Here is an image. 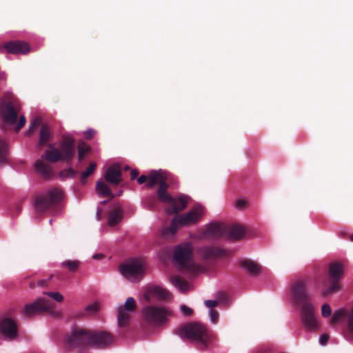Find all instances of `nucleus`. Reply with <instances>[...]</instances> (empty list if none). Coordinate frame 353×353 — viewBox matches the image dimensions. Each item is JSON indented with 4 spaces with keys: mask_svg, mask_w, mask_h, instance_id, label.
Instances as JSON below:
<instances>
[{
    "mask_svg": "<svg viewBox=\"0 0 353 353\" xmlns=\"http://www.w3.org/2000/svg\"><path fill=\"white\" fill-rule=\"evenodd\" d=\"M328 339H329V337H328L327 335L322 334L319 337V343L321 345H325L327 342Z\"/></svg>",
    "mask_w": 353,
    "mask_h": 353,
    "instance_id": "obj_50",
    "label": "nucleus"
},
{
    "mask_svg": "<svg viewBox=\"0 0 353 353\" xmlns=\"http://www.w3.org/2000/svg\"><path fill=\"white\" fill-rule=\"evenodd\" d=\"M310 285L309 282V279L307 278H300L297 279L294 283L292 285L291 287H306L307 285Z\"/></svg>",
    "mask_w": 353,
    "mask_h": 353,
    "instance_id": "obj_41",
    "label": "nucleus"
},
{
    "mask_svg": "<svg viewBox=\"0 0 353 353\" xmlns=\"http://www.w3.org/2000/svg\"><path fill=\"white\" fill-rule=\"evenodd\" d=\"M230 301V297L225 294L218 292L216 294V299L215 300H205L204 304L206 307L210 308V310L216 307L219 303L227 304Z\"/></svg>",
    "mask_w": 353,
    "mask_h": 353,
    "instance_id": "obj_26",
    "label": "nucleus"
},
{
    "mask_svg": "<svg viewBox=\"0 0 353 353\" xmlns=\"http://www.w3.org/2000/svg\"><path fill=\"white\" fill-rule=\"evenodd\" d=\"M4 48L9 53L26 54L30 50L28 44L23 41H14L5 44Z\"/></svg>",
    "mask_w": 353,
    "mask_h": 353,
    "instance_id": "obj_19",
    "label": "nucleus"
},
{
    "mask_svg": "<svg viewBox=\"0 0 353 353\" xmlns=\"http://www.w3.org/2000/svg\"><path fill=\"white\" fill-rule=\"evenodd\" d=\"M63 192L61 189L53 188L47 193L38 195L34 200L37 212H43L57 205L62 199Z\"/></svg>",
    "mask_w": 353,
    "mask_h": 353,
    "instance_id": "obj_7",
    "label": "nucleus"
},
{
    "mask_svg": "<svg viewBox=\"0 0 353 353\" xmlns=\"http://www.w3.org/2000/svg\"><path fill=\"white\" fill-rule=\"evenodd\" d=\"M170 179V174L165 171L161 170L158 171L152 170L148 175L142 174L137 179V182L140 185L147 182L146 186L148 188H152L156 185L161 187V183L168 184Z\"/></svg>",
    "mask_w": 353,
    "mask_h": 353,
    "instance_id": "obj_10",
    "label": "nucleus"
},
{
    "mask_svg": "<svg viewBox=\"0 0 353 353\" xmlns=\"http://www.w3.org/2000/svg\"><path fill=\"white\" fill-rule=\"evenodd\" d=\"M179 309L182 314L184 315L185 316H190L193 313V310H192V308L185 305H181Z\"/></svg>",
    "mask_w": 353,
    "mask_h": 353,
    "instance_id": "obj_43",
    "label": "nucleus"
},
{
    "mask_svg": "<svg viewBox=\"0 0 353 353\" xmlns=\"http://www.w3.org/2000/svg\"><path fill=\"white\" fill-rule=\"evenodd\" d=\"M174 261L183 270L191 274L201 272L203 268L196 264L192 259V250L189 244H181L175 248Z\"/></svg>",
    "mask_w": 353,
    "mask_h": 353,
    "instance_id": "obj_2",
    "label": "nucleus"
},
{
    "mask_svg": "<svg viewBox=\"0 0 353 353\" xmlns=\"http://www.w3.org/2000/svg\"><path fill=\"white\" fill-rule=\"evenodd\" d=\"M52 139V133L47 124H42L39 132V139L38 146L42 148L47 145V143Z\"/></svg>",
    "mask_w": 353,
    "mask_h": 353,
    "instance_id": "obj_25",
    "label": "nucleus"
},
{
    "mask_svg": "<svg viewBox=\"0 0 353 353\" xmlns=\"http://www.w3.org/2000/svg\"><path fill=\"white\" fill-rule=\"evenodd\" d=\"M41 123V119L39 117H35L32 121L30 127H32V129H37Z\"/></svg>",
    "mask_w": 353,
    "mask_h": 353,
    "instance_id": "obj_47",
    "label": "nucleus"
},
{
    "mask_svg": "<svg viewBox=\"0 0 353 353\" xmlns=\"http://www.w3.org/2000/svg\"><path fill=\"white\" fill-rule=\"evenodd\" d=\"M169 185L161 183V187L157 190V198L161 203L168 204L166 211L168 214H174L183 210L188 205L189 199L187 196H181L178 199H174L168 192Z\"/></svg>",
    "mask_w": 353,
    "mask_h": 353,
    "instance_id": "obj_4",
    "label": "nucleus"
},
{
    "mask_svg": "<svg viewBox=\"0 0 353 353\" xmlns=\"http://www.w3.org/2000/svg\"><path fill=\"white\" fill-rule=\"evenodd\" d=\"M179 335L183 337L199 341L203 347H207L208 343L211 341L214 335L209 332L206 326L200 323H194L185 325L179 331Z\"/></svg>",
    "mask_w": 353,
    "mask_h": 353,
    "instance_id": "obj_3",
    "label": "nucleus"
},
{
    "mask_svg": "<svg viewBox=\"0 0 353 353\" xmlns=\"http://www.w3.org/2000/svg\"><path fill=\"white\" fill-rule=\"evenodd\" d=\"M343 275V267L341 263L336 262L330 265L328 278L331 282L330 287H339V282Z\"/></svg>",
    "mask_w": 353,
    "mask_h": 353,
    "instance_id": "obj_16",
    "label": "nucleus"
},
{
    "mask_svg": "<svg viewBox=\"0 0 353 353\" xmlns=\"http://www.w3.org/2000/svg\"><path fill=\"white\" fill-rule=\"evenodd\" d=\"M52 275L50 276L48 279H40L37 281V285L39 287L47 286L50 285V280L52 278Z\"/></svg>",
    "mask_w": 353,
    "mask_h": 353,
    "instance_id": "obj_46",
    "label": "nucleus"
},
{
    "mask_svg": "<svg viewBox=\"0 0 353 353\" xmlns=\"http://www.w3.org/2000/svg\"><path fill=\"white\" fill-rule=\"evenodd\" d=\"M54 305L46 297H39L30 304L25 305L23 314L27 317L31 318L46 312L55 317L61 316V312L54 308Z\"/></svg>",
    "mask_w": 353,
    "mask_h": 353,
    "instance_id": "obj_6",
    "label": "nucleus"
},
{
    "mask_svg": "<svg viewBox=\"0 0 353 353\" xmlns=\"http://www.w3.org/2000/svg\"><path fill=\"white\" fill-rule=\"evenodd\" d=\"M30 287V288L34 287V284L31 283Z\"/></svg>",
    "mask_w": 353,
    "mask_h": 353,
    "instance_id": "obj_62",
    "label": "nucleus"
},
{
    "mask_svg": "<svg viewBox=\"0 0 353 353\" xmlns=\"http://www.w3.org/2000/svg\"><path fill=\"white\" fill-rule=\"evenodd\" d=\"M59 148L61 152L63 161L70 163L75 154L74 139L70 135H63Z\"/></svg>",
    "mask_w": 353,
    "mask_h": 353,
    "instance_id": "obj_13",
    "label": "nucleus"
},
{
    "mask_svg": "<svg viewBox=\"0 0 353 353\" xmlns=\"http://www.w3.org/2000/svg\"><path fill=\"white\" fill-rule=\"evenodd\" d=\"M103 257V255L101 254H95L94 255H93L94 259H101Z\"/></svg>",
    "mask_w": 353,
    "mask_h": 353,
    "instance_id": "obj_56",
    "label": "nucleus"
},
{
    "mask_svg": "<svg viewBox=\"0 0 353 353\" xmlns=\"http://www.w3.org/2000/svg\"><path fill=\"white\" fill-rule=\"evenodd\" d=\"M346 315V312L344 309H339L334 312L331 317V323L335 324L344 318Z\"/></svg>",
    "mask_w": 353,
    "mask_h": 353,
    "instance_id": "obj_37",
    "label": "nucleus"
},
{
    "mask_svg": "<svg viewBox=\"0 0 353 353\" xmlns=\"http://www.w3.org/2000/svg\"><path fill=\"white\" fill-rule=\"evenodd\" d=\"M25 123H26L25 117L21 116L19 118V121L18 125L15 128L16 132H19V130L25 125Z\"/></svg>",
    "mask_w": 353,
    "mask_h": 353,
    "instance_id": "obj_48",
    "label": "nucleus"
},
{
    "mask_svg": "<svg viewBox=\"0 0 353 353\" xmlns=\"http://www.w3.org/2000/svg\"><path fill=\"white\" fill-rule=\"evenodd\" d=\"M204 214V208L201 205H195L188 212L176 216L168 227L163 229L161 235L164 238L173 236L181 226H188L196 224L202 218Z\"/></svg>",
    "mask_w": 353,
    "mask_h": 353,
    "instance_id": "obj_1",
    "label": "nucleus"
},
{
    "mask_svg": "<svg viewBox=\"0 0 353 353\" xmlns=\"http://www.w3.org/2000/svg\"><path fill=\"white\" fill-rule=\"evenodd\" d=\"M0 334L9 340L15 339L18 334L17 321L10 316L2 317L0 319Z\"/></svg>",
    "mask_w": 353,
    "mask_h": 353,
    "instance_id": "obj_12",
    "label": "nucleus"
},
{
    "mask_svg": "<svg viewBox=\"0 0 353 353\" xmlns=\"http://www.w3.org/2000/svg\"><path fill=\"white\" fill-rule=\"evenodd\" d=\"M209 316L210 319V321L213 323H216L219 319L218 312L212 309L210 310L208 312Z\"/></svg>",
    "mask_w": 353,
    "mask_h": 353,
    "instance_id": "obj_44",
    "label": "nucleus"
},
{
    "mask_svg": "<svg viewBox=\"0 0 353 353\" xmlns=\"http://www.w3.org/2000/svg\"><path fill=\"white\" fill-rule=\"evenodd\" d=\"M347 327L349 331L353 334V307H352L348 316Z\"/></svg>",
    "mask_w": 353,
    "mask_h": 353,
    "instance_id": "obj_45",
    "label": "nucleus"
},
{
    "mask_svg": "<svg viewBox=\"0 0 353 353\" xmlns=\"http://www.w3.org/2000/svg\"><path fill=\"white\" fill-rule=\"evenodd\" d=\"M172 314L166 307L146 306L142 309V316L145 321L151 324H162Z\"/></svg>",
    "mask_w": 353,
    "mask_h": 353,
    "instance_id": "obj_8",
    "label": "nucleus"
},
{
    "mask_svg": "<svg viewBox=\"0 0 353 353\" xmlns=\"http://www.w3.org/2000/svg\"><path fill=\"white\" fill-rule=\"evenodd\" d=\"M105 179L113 185H117L122 181V172L118 164L110 166L104 175Z\"/></svg>",
    "mask_w": 353,
    "mask_h": 353,
    "instance_id": "obj_17",
    "label": "nucleus"
},
{
    "mask_svg": "<svg viewBox=\"0 0 353 353\" xmlns=\"http://www.w3.org/2000/svg\"><path fill=\"white\" fill-rule=\"evenodd\" d=\"M90 148L85 143H82L78 146V160L82 161L85 154L89 152Z\"/></svg>",
    "mask_w": 353,
    "mask_h": 353,
    "instance_id": "obj_39",
    "label": "nucleus"
},
{
    "mask_svg": "<svg viewBox=\"0 0 353 353\" xmlns=\"http://www.w3.org/2000/svg\"><path fill=\"white\" fill-rule=\"evenodd\" d=\"M179 289H180V290H181V292H183V293H185V292H187V291H188V288H179Z\"/></svg>",
    "mask_w": 353,
    "mask_h": 353,
    "instance_id": "obj_58",
    "label": "nucleus"
},
{
    "mask_svg": "<svg viewBox=\"0 0 353 353\" xmlns=\"http://www.w3.org/2000/svg\"><path fill=\"white\" fill-rule=\"evenodd\" d=\"M107 203V201H103L101 202V204L105 205Z\"/></svg>",
    "mask_w": 353,
    "mask_h": 353,
    "instance_id": "obj_60",
    "label": "nucleus"
},
{
    "mask_svg": "<svg viewBox=\"0 0 353 353\" xmlns=\"http://www.w3.org/2000/svg\"><path fill=\"white\" fill-rule=\"evenodd\" d=\"M155 208V201H154L152 203L148 204V208L150 210H153V209Z\"/></svg>",
    "mask_w": 353,
    "mask_h": 353,
    "instance_id": "obj_57",
    "label": "nucleus"
},
{
    "mask_svg": "<svg viewBox=\"0 0 353 353\" xmlns=\"http://www.w3.org/2000/svg\"><path fill=\"white\" fill-rule=\"evenodd\" d=\"M204 236L212 239L225 236V225L219 223H211L206 228Z\"/></svg>",
    "mask_w": 353,
    "mask_h": 353,
    "instance_id": "obj_18",
    "label": "nucleus"
},
{
    "mask_svg": "<svg viewBox=\"0 0 353 353\" xmlns=\"http://www.w3.org/2000/svg\"><path fill=\"white\" fill-rule=\"evenodd\" d=\"M90 332L82 327L72 329L69 334L65 336V344L73 348L90 345Z\"/></svg>",
    "mask_w": 353,
    "mask_h": 353,
    "instance_id": "obj_9",
    "label": "nucleus"
},
{
    "mask_svg": "<svg viewBox=\"0 0 353 353\" xmlns=\"http://www.w3.org/2000/svg\"><path fill=\"white\" fill-rule=\"evenodd\" d=\"M96 168L97 164L94 162H92L90 163L85 171L81 172L80 180L82 184H85L86 183L87 178L94 173Z\"/></svg>",
    "mask_w": 353,
    "mask_h": 353,
    "instance_id": "obj_34",
    "label": "nucleus"
},
{
    "mask_svg": "<svg viewBox=\"0 0 353 353\" xmlns=\"http://www.w3.org/2000/svg\"><path fill=\"white\" fill-rule=\"evenodd\" d=\"M245 234V228L241 225H225V237L230 240H239L244 236Z\"/></svg>",
    "mask_w": 353,
    "mask_h": 353,
    "instance_id": "obj_21",
    "label": "nucleus"
},
{
    "mask_svg": "<svg viewBox=\"0 0 353 353\" xmlns=\"http://www.w3.org/2000/svg\"><path fill=\"white\" fill-rule=\"evenodd\" d=\"M292 294L294 300L298 303L305 302L310 299L304 288H293Z\"/></svg>",
    "mask_w": 353,
    "mask_h": 353,
    "instance_id": "obj_31",
    "label": "nucleus"
},
{
    "mask_svg": "<svg viewBox=\"0 0 353 353\" xmlns=\"http://www.w3.org/2000/svg\"><path fill=\"white\" fill-rule=\"evenodd\" d=\"M95 134V132L93 130H89L85 132V137L87 139H92Z\"/></svg>",
    "mask_w": 353,
    "mask_h": 353,
    "instance_id": "obj_51",
    "label": "nucleus"
},
{
    "mask_svg": "<svg viewBox=\"0 0 353 353\" xmlns=\"http://www.w3.org/2000/svg\"><path fill=\"white\" fill-rule=\"evenodd\" d=\"M154 296V299L157 301H168L171 299L172 296L166 288H149V290L144 298L146 301H150V296Z\"/></svg>",
    "mask_w": 353,
    "mask_h": 353,
    "instance_id": "obj_20",
    "label": "nucleus"
},
{
    "mask_svg": "<svg viewBox=\"0 0 353 353\" xmlns=\"http://www.w3.org/2000/svg\"><path fill=\"white\" fill-rule=\"evenodd\" d=\"M136 310V303L132 297H128L123 305L117 306V322L119 327H124L131 319Z\"/></svg>",
    "mask_w": 353,
    "mask_h": 353,
    "instance_id": "obj_11",
    "label": "nucleus"
},
{
    "mask_svg": "<svg viewBox=\"0 0 353 353\" xmlns=\"http://www.w3.org/2000/svg\"><path fill=\"white\" fill-rule=\"evenodd\" d=\"M86 310L88 311H91L92 312H94L98 310V305H90L87 306Z\"/></svg>",
    "mask_w": 353,
    "mask_h": 353,
    "instance_id": "obj_53",
    "label": "nucleus"
},
{
    "mask_svg": "<svg viewBox=\"0 0 353 353\" xmlns=\"http://www.w3.org/2000/svg\"><path fill=\"white\" fill-rule=\"evenodd\" d=\"M332 314L330 306L327 303H324L321 307V315L323 317H328Z\"/></svg>",
    "mask_w": 353,
    "mask_h": 353,
    "instance_id": "obj_42",
    "label": "nucleus"
},
{
    "mask_svg": "<svg viewBox=\"0 0 353 353\" xmlns=\"http://www.w3.org/2000/svg\"><path fill=\"white\" fill-rule=\"evenodd\" d=\"M314 315V309L312 304L304 303L301 308L302 319Z\"/></svg>",
    "mask_w": 353,
    "mask_h": 353,
    "instance_id": "obj_36",
    "label": "nucleus"
},
{
    "mask_svg": "<svg viewBox=\"0 0 353 353\" xmlns=\"http://www.w3.org/2000/svg\"><path fill=\"white\" fill-rule=\"evenodd\" d=\"M305 325L311 330H318L319 322L315 315L302 319Z\"/></svg>",
    "mask_w": 353,
    "mask_h": 353,
    "instance_id": "obj_32",
    "label": "nucleus"
},
{
    "mask_svg": "<svg viewBox=\"0 0 353 353\" xmlns=\"http://www.w3.org/2000/svg\"><path fill=\"white\" fill-rule=\"evenodd\" d=\"M123 210L120 208H116L112 210L108 216V223L110 226H114L118 224L122 219Z\"/></svg>",
    "mask_w": 353,
    "mask_h": 353,
    "instance_id": "obj_27",
    "label": "nucleus"
},
{
    "mask_svg": "<svg viewBox=\"0 0 353 353\" xmlns=\"http://www.w3.org/2000/svg\"><path fill=\"white\" fill-rule=\"evenodd\" d=\"M241 265L252 276H257L261 272V266L250 259H245L241 261Z\"/></svg>",
    "mask_w": 353,
    "mask_h": 353,
    "instance_id": "obj_24",
    "label": "nucleus"
},
{
    "mask_svg": "<svg viewBox=\"0 0 353 353\" xmlns=\"http://www.w3.org/2000/svg\"><path fill=\"white\" fill-rule=\"evenodd\" d=\"M139 172L137 170H132L130 172V177L132 180H134L137 177Z\"/></svg>",
    "mask_w": 353,
    "mask_h": 353,
    "instance_id": "obj_54",
    "label": "nucleus"
},
{
    "mask_svg": "<svg viewBox=\"0 0 353 353\" xmlns=\"http://www.w3.org/2000/svg\"><path fill=\"white\" fill-rule=\"evenodd\" d=\"M226 255V251L223 249L211 247L205 249V256L206 258L212 259L221 257Z\"/></svg>",
    "mask_w": 353,
    "mask_h": 353,
    "instance_id": "obj_29",
    "label": "nucleus"
},
{
    "mask_svg": "<svg viewBox=\"0 0 353 353\" xmlns=\"http://www.w3.org/2000/svg\"><path fill=\"white\" fill-rule=\"evenodd\" d=\"M101 212V210H98V214H99Z\"/></svg>",
    "mask_w": 353,
    "mask_h": 353,
    "instance_id": "obj_63",
    "label": "nucleus"
},
{
    "mask_svg": "<svg viewBox=\"0 0 353 353\" xmlns=\"http://www.w3.org/2000/svg\"><path fill=\"white\" fill-rule=\"evenodd\" d=\"M8 146L7 143L0 139V163H6L8 155Z\"/></svg>",
    "mask_w": 353,
    "mask_h": 353,
    "instance_id": "obj_33",
    "label": "nucleus"
},
{
    "mask_svg": "<svg viewBox=\"0 0 353 353\" xmlns=\"http://www.w3.org/2000/svg\"><path fill=\"white\" fill-rule=\"evenodd\" d=\"M113 341L112 336L106 332L92 333L90 334V345L96 347H105Z\"/></svg>",
    "mask_w": 353,
    "mask_h": 353,
    "instance_id": "obj_15",
    "label": "nucleus"
},
{
    "mask_svg": "<svg viewBox=\"0 0 353 353\" xmlns=\"http://www.w3.org/2000/svg\"><path fill=\"white\" fill-rule=\"evenodd\" d=\"M78 172L72 168H69L67 170H63L60 172L59 176L62 178H74Z\"/></svg>",
    "mask_w": 353,
    "mask_h": 353,
    "instance_id": "obj_40",
    "label": "nucleus"
},
{
    "mask_svg": "<svg viewBox=\"0 0 353 353\" xmlns=\"http://www.w3.org/2000/svg\"><path fill=\"white\" fill-rule=\"evenodd\" d=\"M34 168L36 172L44 179H50L52 175V170L50 165L45 163L43 159H39L35 162Z\"/></svg>",
    "mask_w": 353,
    "mask_h": 353,
    "instance_id": "obj_23",
    "label": "nucleus"
},
{
    "mask_svg": "<svg viewBox=\"0 0 353 353\" xmlns=\"http://www.w3.org/2000/svg\"><path fill=\"white\" fill-rule=\"evenodd\" d=\"M246 205V201L244 200H239L236 202V206L238 208H243Z\"/></svg>",
    "mask_w": 353,
    "mask_h": 353,
    "instance_id": "obj_52",
    "label": "nucleus"
},
{
    "mask_svg": "<svg viewBox=\"0 0 353 353\" xmlns=\"http://www.w3.org/2000/svg\"><path fill=\"white\" fill-rule=\"evenodd\" d=\"M119 272L126 279L133 282H139L144 276L145 266L143 260L131 259L119 266Z\"/></svg>",
    "mask_w": 353,
    "mask_h": 353,
    "instance_id": "obj_5",
    "label": "nucleus"
},
{
    "mask_svg": "<svg viewBox=\"0 0 353 353\" xmlns=\"http://www.w3.org/2000/svg\"><path fill=\"white\" fill-rule=\"evenodd\" d=\"M96 189L99 194L102 196H109L113 199L114 195L112 194L110 188L102 181H98L96 184Z\"/></svg>",
    "mask_w": 353,
    "mask_h": 353,
    "instance_id": "obj_28",
    "label": "nucleus"
},
{
    "mask_svg": "<svg viewBox=\"0 0 353 353\" xmlns=\"http://www.w3.org/2000/svg\"><path fill=\"white\" fill-rule=\"evenodd\" d=\"M81 264V263L79 260L68 259L63 261L61 263V267L62 268L68 270L70 272H76L79 270Z\"/></svg>",
    "mask_w": 353,
    "mask_h": 353,
    "instance_id": "obj_30",
    "label": "nucleus"
},
{
    "mask_svg": "<svg viewBox=\"0 0 353 353\" xmlns=\"http://www.w3.org/2000/svg\"><path fill=\"white\" fill-rule=\"evenodd\" d=\"M42 297H46L48 301L52 299L58 303H61L63 300V296L59 292H45Z\"/></svg>",
    "mask_w": 353,
    "mask_h": 353,
    "instance_id": "obj_35",
    "label": "nucleus"
},
{
    "mask_svg": "<svg viewBox=\"0 0 353 353\" xmlns=\"http://www.w3.org/2000/svg\"><path fill=\"white\" fill-rule=\"evenodd\" d=\"M350 239L352 241H353V234L350 236Z\"/></svg>",
    "mask_w": 353,
    "mask_h": 353,
    "instance_id": "obj_61",
    "label": "nucleus"
},
{
    "mask_svg": "<svg viewBox=\"0 0 353 353\" xmlns=\"http://www.w3.org/2000/svg\"><path fill=\"white\" fill-rule=\"evenodd\" d=\"M17 213H19V212H20V210H21L20 207L17 206Z\"/></svg>",
    "mask_w": 353,
    "mask_h": 353,
    "instance_id": "obj_59",
    "label": "nucleus"
},
{
    "mask_svg": "<svg viewBox=\"0 0 353 353\" xmlns=\"http://www.w3.org/2000/svg\"><path fill=\"white\" fill-rule=\"evenodd\" d=\"M35 130H36L35 129H32V127H30V128H29V129H28V130L27 131L26 134H27L28 136H30V135H32V134L34 133V132Z\"/></svg>",
    "mask_w": 353,
    "mask_h": 353,
    "instance_id": "obj_55",
    "label": "nucleus"
},
{
    "mask_svg": "<svg viewBox=\"0 0 353 353\" xmlns=\"http://www.w3.org/2000/svg\"><path fill=\"white\" fill-rule=\"evenodd\" d=\"M337 288H325V290L322 292V295L323 296H330L334 294Z\"/></svg>",
    "mask_w": 353,
    "mask_h": 353,
    "instance_id": "obj_49",
    "label": "nucleus"
},
{
    "mask_svg": "<svg viewBox=\"0 0 353 353\" xmlns=\"http://www.w3.org/2000/svg\"><path fill=\"white\" fill-rule=\"evenodd\" d=\"M170 281H171V283L174 287H179V288L188 287V284L187 281L184 279H183L182 277H181L179 276H172L170 278Z\"/></svg>",
    "mask_w": 353,
    "mask_h": 353,
    "instance_id": "obj_38",
    "label": "nucleus"
},
{
    "mask_svg": "<svg viewBox=\"0 0 353 353\" xmlns=\"http://www.w3.org/2000/svg\"><path fill=\"white\" fill-rule=\"evenodd\" d=\"M0 114L3 120L10 124H14L17 121V113L10 101H3L0 105Z\"/></svg>",
    "mask_w": 353,
    "mask_h": 353,
    "instance_id": "obj_14",
    "label": "nucleus"
},
{
    "mask_svg": "<svg viewBox=\"0 0 353 353\" xmlns=\"http://www.w3.org/2000/svg\"><path fill=\"white\" fill-rule=\"evenodd\" d=\"M48 146L52 149L47 150L42 156V159L50 163H57L61 161H63V157L61 155V152L59 148H52V144L48 145Z\"/></svg>",
    "mask_w": 353,
    "mask_h": 353,
    "instance_id": "obj_22",
    "label": "nucleus"
}]
</instances>
